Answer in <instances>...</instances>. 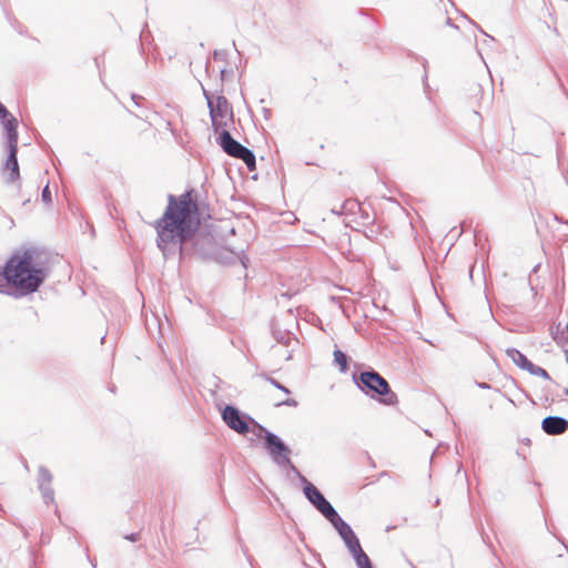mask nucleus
I'll return each instance as SVG.
<instances>
[{
  "mask_svg": "<svg viewBox=\"0 0 568 568\" xmlns=\"http://www.w3.org/2000/svg\"><path fill=\"white\" fill-rule=\"evenodd\" d=\"M361 209V205L357 201L355 200H352V199H348V200H345L339 209H332V212L335 213V214H345V213H355L357 210Z\"/></svg>",
  "mask_w": 568,
  "mask_h": 568,
  "instance_id": "dca6fc26",
  "label": "nucleus"
},
{
  "mask_svg": "<svg viewBox=\"0 0 568 568\" xmlns=\"http://www.w3.org/2000/svg\"><path fill=\"white\" fill-rule=\"evenodd\" d=\"M7 262L11 286L21 295L37 292L50 273L47 257L37 250L14 253Z\"/></svg>",
  "mask_w": 568,
  "mask_h": 568,
  "instance_id": "f03ea898",
  "label": "nucleus"
},
{
  "mask_svg": "<svg viewBox=\"0 0 568 568\" xmlns=\"http://www.w3.org/2000/svg\"><path fill=\"white\" fill-rule=\"evenodd\" d=\"M566 394L568 395V390H566Z\"/></svg>",
  "mask_w": 568,
  "mask_h": 568,
  "instance_id": "2f4dec72",
  "label": "nucleus"
},
{
  "mask_svg": "<svg viewBox=\"0 0 568 568\" xmlns=\"http://www.w3.org/2000/svg\"><path fill=\"white\" fill-rule=\"evenodd\" d=\"M550 335L558 346L565 347L568 343V324L554 323L550 326Z\"/></svg>",
  "mask_w": 568,
  "mask_h": 568,
  "instance_id": "ddd939ff",
  "label": "nucleus"
},
{
  "mask_svg": "<svg viewBox=\"0 0 568 568\" xmlns=\"http://www.w3.org/2000/svg\"><path fill=\"white\" fill-rule=\"evenodd\" d=\"M358 568H373L371 559L359 545L356 550L349 551Z\"/></svg>",
  "mask_w": 568,
  "mask_h": 568,
  "instance_id": "4468645a",
  "label": "nucleus"
},
{
  "mask_svg": "<svg viewBox=\"0 0 568 568\" xmlns=\"http://www.w3.org/2000/svg\"><path fill=\"white\" fill-rule=\"evenodd\" d=\"M9 286H11V280L9 278L8 273V262H6L4 266L0 271V293L7 292Z\"/></svg>",
  "mask_w": 568,
  "mask_h": 568,
  "instance_id": "a211bd4d",
  "label": "nucleus"
},
{
  "mask_svg": "<svg viewBox=\"0 0 568 568\" xmlns=\"http://www.w3.org/2000/svg\"><path fill=\"white\" fill-rule=\"evenodd\" d=\"M302 481L305 484L304 486V495L308 499V501L328 520L334 517L337 511L332 506V504L324 497V495L311 483L306 480L305 477L301 476Z\"/></svg>",
  "mask_w": 568,
  "mask_h": 568,
  "instance_id": "0eeeda50",
  "label": "nucleus"
},
{
  "mask_svg": "<svg viewBox=\"0 0 568 568\" xmlns=\"http://www.w3.org/2000/svg\"><path fill=\"white\" fill-rule=\"evenodd\" d=\"M506 354L517 366L525 371L531 363L521 352L516 348H507Z\"/></svg>",
  "mask_w": 568,
  "mask_h": 568,
  "instance_id": "2eb2a0df",
  "label": "nucleus"
},
{
  "mask_svg": "<svg viewBox=\"0 0 568 568\" xmlns=\"http://www.w3.org/2000/svg\"><path fill=\"white\" fill-rule=\"evenodd\" d=\"M224 423L236 433L244 435L248 433V422H253L251 417L242 414L236 407L226 405L222 412Z\"/></svg>",
  "mask_w": 568,
  "mask_h": 568,
  "instance_id": "6e6552de",
  "label": "nucleus"
},
{
  "mask_svg": "<svg viewBox=\"0 0 568 568\" xmlns=\"http://www.w3.org/2000/svg\"><path fill=\"white\" fill-rule=\"evenodd\" d=\"M555 219H556L558 222H560V223L568 224V220H567V221H565V220H562L561 217H559V216H557V215L555 216Z\"/></svg>",
  "mask_w": 568,
  "mask_h": 568,
  "instance_id": "cd10ccee",
  "label": "nucleus"
},
{
  "mask_svg": "<svg viewBox=\"0 0 568 568\" xmlns=\"http://www.w3.org/2000/svg\"><path fill=\"white\" fill-rule=\"evenodd\" d=\"M131 99L132 101L134 102V104L136 106H140L141 105V102L144 100L141 95H138V94H131Z\"/></svg>",
  "mask_w": 568,
  "mask_h": 568,
  "instance_id": "a878e982",
  "label": "nucleus"
},
{
  "mask_svg": "<svg viewBox=\"0 0 568 568\" xmlns=\"http://www.w3.org/2000/svg\"><path fill=\"white\" fill-rule=\"evenodd\" d=\"M214 57H215V58H220V54H219V52H217V51H214Z\"/></svg>",
  "mask_w": 568,
  "mask_h": 568,
  "instance_id": "7c9ffc66",
  "label": "nucleus"
},
{
  "mask_svg": "<svg viewBox=\"0 0 568 568\" xmlns=\"http://www.w3.org/2000/svg\"><path fill=\"white\" fill-rule=\"evenodd\" d=\"M219 144L227 155L242 160L250 171H254L256 169L254 152L233 139L226 129H223L220 132Z\"/></svg>",
  "mask_w": 568,
  "mask_h": 568,
  "instance_id": "423d86ee",
  "label": "nucleus"
},
{
  "mask_svg": "<svg viewBox=\"0 0 568 568\" xmlns=\"http://www.w3.org/2000/svg\"><path fill=\"white\" fill-rule=\"evenodd\" d=\"M214 57H215V58H220V54H219V52H217V51H214Z\"/></svg>",
  "mask_w": 568,
  "mask_h": 568,
  "instance_id": "c756f323",
  "label": "nucleus"
},
{
  "mask_svg": "<svg viewBox=\"0 0 568 568\" xmlns=\"http://www.w3.org/2000/svg\"><path fill=\"white\" fill-rule=\"evenodd\" d=\"M353 382L371 397L382 396L379 400L384 405L390 406L397 403V395L390 389L388 382L374 369L361 372L358 375L353 374Z\"/></svg>",
  "mask_w": 568,
  "mask_h": 568,
  "instance_id": "7ed1b4c3",
  "label": "nucleus"
},
{
  "mask_svg": "<svg viewBox=\"0 0 568 568\" xmlns=\"http://www.w3.org/2000/svg\"><path fill=\"white\" fill-rule=\"evenodd\" d=\"M541 428L548 435H561L568 429V419L560 416H547L541 422Z\"/></svg>",
  "mask_w": 568,
  "mask_h": 568,
  "instance_id": "9d476101",
  "label": "nucleus"
},
{
  "mask_svg": "<svg viewBox=\"0 0 568 568\" xmlns=\"http://www.w3.org/2000/svg\"><path fill=\"white\" fill-rule=\"evenodd\" d=\"M332 526L336 529L337 534L344 541L348 551L356 550L361 545L359 539L355 535L352 527L338 515V513L328 519Z\"/></svg>",
  "mask_w": 568,
  "mask_h": 568,
  "instance_id": "1a4fd4ad",
  "label": "nucleus"
},
{
  "mask_svg": "<svg viewBox=\"0 0 568 568\" xmlns=\"http://www.w3.org/2000/svg\"><path fill=\"white\" fill-rule=\"evenodd\" d=\"M261 430L264 433L265 449L272 457V460L280 467H290L293 473L300 475L298 469L292 464L290 455V447L274 433L267 430L260 425Z\"/></svg>",
  "mask_w": 568,
  "mask_h": 568,
  "instance_id": "39448f33",
  "label": "nucleus"
},
{
  "mask_svg": "<svg viewBox=\"0 0 568 568\" xmlns=\"http://www.w3.org/2000/svg\"><path fill=\"white\" fill-rule=\"evenodd\" d=\"M203 95L206 99L213 130L220 134L223 129L229 126L230 122H233L232 106L224 95L214 98L205 89H203Z\"/></svg>",
  "mask_w": 568,
  "mask_h": 568,
  "instance_id": "20e7f679",
  "label": "nucleus"
},
{
  "mask_svg": "<svg viewBox=\"0 0 568 568\" xmlns=\"http://www.w3.org/2000/svg\"><path fill=\"white\" fill-rule=\"evenodd\" d=\"M139 534L132 532L130 535L124 536V538L130 541H136L139 539Z\"/></svg>",
  "mask_w": 568,
  "mask_h": 568,
  "instance_id": "bb28decb",
  "label": "nucleus"
},
{
  "mask_svg": "<svg viewBox=\"0 0 568 568\" xmlns=\"http://www.w3.org/2000/svg\"><path fill=\"white\" fill-rule=\"evenodd\" d=\"M526 371L529 372L531 375L542 377L544 379H550V376H549V374L547 373L546 369H544L542 367L537 366V365H535L532 363H530L528 365Z\"/></svg>",
  "mask_w": 568,
  "mask_h": 568,
  "instance_id": "aec40b11",
  "label": "nucleus"
},
{
  "mask_svg": "<svg viewBox=\"0 0 568 568\" xmlns=\"http://www.w3.org/2000/svg\"><path fill=\"white\" fill-rule=\"evenodd\" d=\"M168 200L165 212L155 223L158 246L164 255L171 250H182L183 243L193 236L200 223L197 205L190 192L178 199L170 194Z\"/></svg>",
  "mask_w": 568,
  "mask_h": 568,
  "instance_id": "f257e3e1",
  "label": "nucleus"
},
{
  "mask_svg": "<svg viewBox=\"0 0 568 568\" xmlns=\"http://www.w3.org/2000/svg\"><path fill=\"white\" fill-rule=\"evenodd\" d=\"M11 114L7 108L0 102V120L9 118Z\"/></svg>",
  "mask_w": 568,
  "mask_h": 568,
  "instance_id": "393cba45",
  "label": "nucleus"
},
{
  "mask_svg": "<svg viewBox=\"0 0 568 568\" xmlns=\"http://www.w3.org/2000/svg\"><path fill=\"white\" fill-rule=\"evenodd\" d=\"M479 386H480L481 388H489V385H488V384H486V383H483V384H480Z\"/></svg>",
  "mask_w": 568,
  "mask_h": 568,
  "instance_id": "c85d7f7f",
  "label": "nucleus"
},
{
  "mask_svg": "<svg viewBox=\"0 0 568 568\" xmlns=\"http://www.w3.org/2000/svg\"><path fill=\"white\" fill-rule=\"evenodd\" d=\"M39 489L45 504L53 503L54 491L50 485H40Z\"/></svg>",
  "mask_w": 568,
  "mask_h": 568,
  "instance_id": "412c9836",
  "label": "nucleus"
},
{
  "mask_svg": "<svg viewBox=\"0 0 568 568\" xmlns=\"http://www.w3.org/2000/svg\"><path fill=\"white\" fill-rule=\"evenodd\" d=\"M263 377H264V378H265V379H266L271 385H273V386H274V387H276L277 389L282 390L283 393H285V394H290V393H291V392H290V389H288L286 386L282 385V384H281L278 381H276L275 378L270 377V376H267V375H263Z\"/></svg>",
  "mask_w": 568,
  "mask_h": 568,
  "instance_id": "4be33fe9",
  "label": "nucleus"
},
{
  "mask_svg": "<svg viewBox=\"0 0 568 568\" xmlns=\"http://www.w3.org/2000/svg\"><path fill=\"white\" fill-rule=\"evenodd\" d=\"M41 200L45 204H51L52 203V195H51V191H50L49 184H47L43 187L42 193H41Z\"/></svg>",
  "mask_w": 568,
  "mask_h": 568,
  "instance_id": "5701e85b",
  "label": "nucleus"
},
{
  "mask_svg": "<svg viewBox=\"0 0 568 568\" xmlns=\"http://www.w3.org/2000/svg\"><path fill=\"white\" fill-rule=\"evenodd\" d=\"M297 404H298L297 400H295L294 398H286L285 400L277 403L276 406L285 405V406H290V407H296Z\"/></svg>",
  "mask_w": 568,
  "mask_h": 568,
  "instance_id": "b1692460",
  "label": "nucleus"
},
{
  "mask_svg": "<svg viewBox=\"0 0 568 568\" xmlns=\"http://www.w3.org/2000/svg\"><path fill=\"white\" fill-rule=\"evenodd\" d=\"M334 363L339 367L342 373H345L348 369V357L341 349L334 351Z\"/></svg>",
  "mask_w": 568,
  "mask_h": 568,
  "instance_id": "f3484780",
  "label": "nucleus"
},
{
  "mask_svg": "<svg viewBox=\"0 0 568 568\" xmlns=\"http://www.w3.org/2000/svg\"><path fill=\"white\" fill-rule=\"evenodd\" d=\"M17 153H18V145L8 146V158H7V162H6V168L8 170H10V175L8 179L9 182H14L16 180H18L20 178Z\"/></svg>",
  "mask_w": 568,
  "mask_h": 568,
  "instance_id": "9b49d317",
  "label": "nucleus"
},
{
  "mask_svg": "<svg viewBox=\"0 0 568 568\" xmlns=\"http://www.w3.org/2000/svg\"><path fill=\"white\" fill-rule=\"evenodd\" d=\"M52 481V475L48 468L44 466L39 467V475H38V484L40 485H50Z\"/></svg>",
  "mask_w": 568,
  "mask_h": 568,
  "instance_id": "6ab92c4d",
  "label": "nucleus"
},
{
  "mask_svg": "<svg viewBox=\"0 0 568 568\" xmlns=\"http://www.w3.org/2000/svg\"><path fill=\"white\" fill-rule=\"evenodd\" d=\"M7 134V146L18 145V121L16 118L10 115L9 118L1 120Z\"/></svg>",
  "mask_w": 568,
  "mask_h": 568,
  "instance_id": "f8f14e48",
  "label": "nucleus"
}]
</instances>
